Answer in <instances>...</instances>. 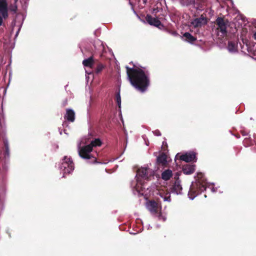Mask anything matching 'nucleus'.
<instances>
[{
	"mask_svg": "<svg viewBox=\"0 0 256 256\" xmlns=\"http://www.w3.org/2000/svg\"><path fill=\"white\" fill-rule=\"evenodd\" d=\"M126 74L132 85L142 92L146 90L150 84L148 71L140 68H130L126 66Z\"/></svg>",
	"mask_w": 256,
	"mask_h": 256,
	"instance_id": "f257e3e1",
	"label": "nucleus"
},
{
	"mask_svg": "<svg viewBox=\"0 0 256 256\" xmlns=\"http://www.w3.org/2000/svg\"><path fill=\"white\" fill-rule=\"evenodd\" d=\"M79 156L84 159L90 160V162L97 163L96 158L98 154L96 152H92L91 147L88 145L80 148Z\"/></svg>",
	"mask_w": 256,
	"mask_h": 256,
	"instance_id": "f03ea898",
	"label": "nucleus"
},
{
	"mask_svg": "<svg viewBox=\"0 0 256 256\" xmlns=\"http://www.w3.org/2000/svg\"><path fill=\"white\" fill-rule=\"evenodd\" d=\"M74 163L70 158L66 156H64L61 163L60 168L63 172V177L65 174H69L74 170Z\"/></svg>",
	"mask_w": 256,
	"mask_h": 256,
	"instance_id": "7ed1b4c3",
	"label": "nucleus"
},
{
	"mask_svg": "<svg viewBox=\"0 0 256 256\" xmlns=\"http://www.w3.org/2000/svg\"><path fill=\"white\" fill-rule=\"evenodd\" d=\"M228 23L229 22L228 20L222 17H218L216 20L215 24L218 26L216 29L221 32V36L222 37L227 36V27Z\"/></svg>",
	"mask_w": 256,
	"mask_h": 256,
	"instance_id": "20e7f679",
	"label": "nucleus"
},
{
	"mask_svg": "<svg viewBox=\"0 0 256 256\" xmlns=\"http://www.w3.org/2000/svg\"><path fill=\"white\" fill-rule=\"evenodd\" d=\"M16 2H11L8 6V10L12 12V14H15V18L14 20V22L16 24V22L20 23L24 20L23 14L20 12L18 13V6Z\"/></svg>",
	"mask_w": 256,
	"mask_h": 256,
	"instance_id": "39448f33",
	"label": "nucleus"
},
{
	"mask_svg": "<svg viewBox=\"0 0 256 256\" xmlns=\"http://www.w3.org/2000/svg\"><path fill=\"white\" fill-rule=\"evenodd\" d=\"M196 158V154L194 152H186L182 154H178L176 156V161L180 160L188 162L194 160Z\"/></svg>",
	"mask_w": 256,
	"mask_h": 256,
	"instance_id": "423d86ee",
	"label": "nucleus"
},
{
	"mask_svg": "<svg viewBox=\"0 0 256 256\" xmlns=\"http://www.w3.org/2000/svg\"><path fill=\"white\" fill-rule=\"evenodd\" d=\"M146 20L148 24L151 26H154L160 29L164 27V25L162 24L161 22L157 18H153L150 14H147L146 16Z\"/></svg>",
	"mask_w": 256,
	"mask_h": 256,
	"instance_id": "0eeeda50",
	"label": "nucleus"
},
{
	"mask_svg": "<svg viewBox=\"0 0 256 256\" xmlns=\"http://www.w3.org/2000/svg\"><path fill=\"white\" fill-rule=\"evenodd\" d=\"M174 178L176 179V181L174 184L170 188V192L176 194H180L182 188L180 184V180L178 178V174L174 176Z\"/></svg>",
	"mask_w": 256,
	"mask_h": 256,
	"instance_id": "6e6552de",
	"label": "nucleus"
},
{
	"mask_svg": "<svg viewBox=\"0 0 256 256\" xmlns=\"http://www.w3.org/2000/svg\"><path fill=\"white\" fill-rule=\"evenodd\" d=\"M0 16L4 18L8 17V5L6 0H0Z\"/></svg>",
	"mask_w": 256,
	"mask_h": 256,
	"instance_id": "1a4fd4ad",
	"label": "nucleus"
},
{
	"mask_svg": "<svg viewBox=\"0 0 256 256\" xmlns=\"http://www.w3.org/2000/svg\"><path fill=\"white\" fill-rule=\"evenodd\" d=\"M207 18L203 15H201L200 18H195L192 22V24L194 28L201 27L203 25L207 24Z\"/></svg>",
	"mask_w": 256,
	"mask_h": 256,
	"instance_id": "9d476101",
	"label": "nucleus"
},
{
	"mask_svg": "<svg viewBox=\"0 0 256 256\" xmlns=\"http://www.w3.org/2000/svg\"><path fill=\"white\" fill-rule=\"evenodd\" d=\"M149 210L152 214L158 213V204L154 200H150L148 204Z\"/></svg>",
	"mask_w": 256,
	"mask_h": 256,
	"instance_id": "9b49d317",
	"label": "nucleus"
},
{
	"mask_svg": "<svg viewBox=\"0 0 256 256\" xmlns=\"http://www.w3.org/2000/svg\"><path fill=\"white\" fill-rule=\"evenodd\" d=\"M167 156L164 153H161L156 158V163L158 165H161L162 166H166L168 164Z\"/></svg>",
	"mask_w": 256,
	"mask_h": 256,
	"instance_id": "f8f14e48",
	"label": "nucleus"
},
{
	"mask_svg": "<svg viewBox=\"0 0 256 256\" xmlns=\"http://www.w3.org/2000/svg\"><path fill=\"white\" fill-rule=\"evenodd\" d=\"M149 169L147 168H139L137 170V174L136 176H138V178H140L146 180H148V170Z\"/></svg>",
	"mask_w": 256,
	"mask_h": 256,
	"instance_id": "ddd939ff",
	"label": "nucleus"
},
{
	"mask_svg": "<svg viewBox=\"0 0 256 256\" xmlns=\"http://www.w3.org/2000/svg\"><path fill=\"white\" fill-rule=\"evenodd\" d=\"M65 120H67L70 122H74L75 120V112L72 109H66V114L64 116Z\"/></svg>",
	"mask_w": 256,
	"mask_h": 256,
	"instance_id": "4468645a",
	"label": "nucleus"
},
{
	"mask_svg": "<svg viewBox=\"0 0 256 256\" xmlns=\"http://www.w3.org/2000/svg\"><path fill=\"white\" fill-rule=\"evenodd\" d=\"M96 62V60H94L93 56H92L88 58L84 59L82 61V64L85 67H88L93 69V68H94V66Z\"/></svg>",
	"mask_w": 256,
	"mask_h": 256,
	"instance_id": "2eb2a0df",
	"label": "nucleus"
},
{
	"mask_svg": "<svg viewBox=\"0 0 256 256\" xmlns=\"http://www.w3.org/2000/svg\"><path fill=\"white\" fill-rule=\"evenodd\" d=\"M106 67V64L102 63L101 62H98V60H96V62L94 66V72L96 74H98L100 73Z\"/></svg>",
	"mask_w": 256,
	"mask_h": 256,
	"instance_id": "dca6fc26",
	"label": "nucleus"
},
{
	"mask_svg": "<svg viewBox=\"0 0 256 256\" xmlns=\"http://www.w3.org/2000/svg\"><path fill=\"white\" fill-rule=\"evenodd\" d=\"M195 166L186 164L183 166L182 171L186 174H192L194 170Z\"/></svg>",
	"mask_w": 256,
	"mask_h": 256,
	"instance_id": "f3484780",
	"label": "nucleus"
},
{
	"mask_svg": "<svg viewBox=\"0 0 256 256\" xmlns=\"http://www.w3.org/2000/svg\"><path fill=\"white\" fill-rule=\"evenodd\" d=\"M183 37L185 38L184 40L190 44H193L196 40V37L188 32H184L183 34Z\"/></svg>",
	"mask_w": 256,
	"mask_h": 256,
	"instance_id": "a211bd4d",
	"label": "nucleus"
},
{
	"mask_svg": "<svg viewBox=\"0 0 256 256\" xmlns=\"http://www.w3.org/2000/svg\"><path fill=\"white\" fill-rule=\"evenodd\" d=\"M172 176V171L169 169L165 170L162 174V178L164 180H169Z\"/></svg>",
	"mask_w": 256,
	"mask_h": 256,
	"instance_id": "6ab92c4d",
	"label": "nucleus"
},
{
	"mask_svg": "<svg viewBox=\"0 0 256 256\" xmlns=\"http://www.w3.org/2000/svg\"><path fill=\"white\" fill-rule=\"evenodd\" d=\"M159 194L164 201L170 202V194L169 192H165L163 191L159 192Z\"/></svg>",
	"mask_w": 256,
	"mask_h": 256,
	"instance_id": "aec40b11",
	"label": "nucleus"
},
{
	"mask_svg": "<svg viewBox=\"0 0 256 256\" xmlns=\"http://www.w3.org/2000/svg\"><path fill=\"white\" fill-rule=\"evenodd\" d=\"M102 142L100 140V138H95L94 140H92L91 142H90V144L88 145L91 147V148L92 150L94 147H96V146H100L102 145Z\"/></svg>",
	"mask_w": 256,
	"mask_h": 256,
	"instance_id": "412c9836",
	"label": "nucleus"
},
{
	"mask_svg": "<svg viewBox=\"0 0 256 256\" xmlns=\"http://www.w3.org/2000/svg\"><path fill=\"white\" fill-rule=\"evenodd\" d=\"M228 48L230 52H234L236 49V46L234 42L229 41L228 42Z\"/></svg>",
	"mask_w": 256,
	"mask_h": 256,
	"instance_id": "4be33fe9",
	"label": "nucleus"
},
{
	"mask_svg": "<svg viewBox=\"0 0 256 256\" xmlns=\"http://www.w3.org/2000/svg\"><path fill=\"white\" fill-rule=\"evenodd\" d=\"M196 194H197L196 191L194 190H193V188L192 187H190L188 194L189 198L192 200L194 198V197L196 196Z\"/></svg>",
	"mask_w": 256,
	"mask_h": 256,
	"instance_id": "5701e85b",
	"label": "nucleus"
},
{
	"mask_svg": "<svg viewBox=\"0 0 256 256\" xmlns=\"http://www.w3.org/2000/svg\"><path fill=\"white\" fill-rule=\"evenodd\" d=\"M4 146L6 148L5 156H8L9 155V148H8V142L6 140H4Z\"/></svg>",
	"mask_w": 256,
	"mask_h": 256,
	"instance_id": "b1692460",
	"label": "nucleus"
},
{
	"mask_svg": "<svg viewBox=\"0 0 256 256\" xmlns=\"http://www.w3.org/2000/svg\"><path fill=\"white\" fill-rule=\"evenodd\" d=\"M116 101L117 102V104L119 107V108H120L121 106V98L120 96V92H118L116 94Z\"/></svg>",
	"mask_w": 256,
	"mask_h": 256,
	"instance_id": "393cba45",
	"label": "nucleus"
},
{
	"mask_svg": "<svg viewBox=\"0 0 256 256\" xmlns=\"http://www.w3.org/2000/svg\"><path fill=\"white\" fill-rule=\"evenodd\" d=\"M154 134L155 135H156L157 136H160L161 135V134L159 130H156L154 132Z\"/></svg>",
	"mask_w": 256,
	"mask_h": 256,
	"instance_id": "a878e982",
	"label": "nucleus"
},
{
	"mask_svg": "<svg viewBox=\"0 0 256 256\" xmlns=\"http://www.w3.org/2000/svg\"><path fill=\"white\" fill-rule=\"evenodd\" d=\"M240 132L242 134L243 136H246L248 135V133L246 132L244 130H241L240 131Z\"/></svg>",
	"mask_w": 256,
	"mask_h": 256,
	"instance_id": "bb28decb",
	"label": "nucleus"
},
{
	"mask_svg": "<svg viewBox=\"0 0 256 256\" xmlns=\"http://www.w3.org/2000/svg\"><path fill=\"white\" fill-rule=\"evenodd\" d=\"M2 18H4L3 16H0V26H1L2 23V22H3Z\"/></svg>",
	"mask_w": 256,
	"mask_h": 256,
	"instance_id": "cd10ccee",
	"label": "nucleus"
},
{
	"mask_svg": "<svg viewBox=\"0 0 256 256\" xmlns=\"http://www.w3.org/2000/svg\"><path fill=\"white\" fill-rule=\"evenodd\" d=\"M202 173L198 174V178H202Z\"/></svg>",
	"mask_w": 256,
	"mask_h": 256,
	"instance_id": "c85d7f7f",
	"label": "nucleus"
},
{
	"mask_svg": "<svg viewBox=\"0 0 256 256\" xmlns=\"http://www.w3.org/2000/svg\"><path fill=\"white\" fill-rule=\"evenodd\" d=\"M253 37L256 40V32L254 34Z\"/></svg>",
	"mask_w": 256,
	"mask_h": 256,
	"instance_id": "c756f323",
	"label": "nucleus"
},
{
	"mask_svg": "<svg viewBox=\"0 0 256 256\" xmlns=\"http://www.w3.org/2000/svg\"><path fill=\"white\" fill-rule=\"evenodd\" d=\"M18 0H14V2H18Z\"/></svg>",
	"mask_w": 256,
	"mask_h": 256,
	"instance_id": "7c9ffc66",
	"label": "nucleus"
},
{
	"mask_svg": "<svg viewBox=\"0 0 256 256\" xmlns=\"http://www.w3.org/2000/svg\"><path fill=\"white\" fill-rule=\"evenodd\" d=\"M144 2H146V0H143Z\"/></svg>",
	"mask_w": 256,
	"mask_h": 256,
	"instance_id": "2f4dec72",
	"label": "nucleus"
}]
</instances>
